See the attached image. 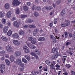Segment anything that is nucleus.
Listing matches in <instances>:
<instances>
[{
    "instance_id": "55",
    "label": "nucleus",
    "mask_w": 75,
    "mask_h": 75,
    "mask_svg": "<svg viewBox=\"0 0 75 75\" xmlns=\"http://www.w3.org/2000/svg\"><path fill=\"white\" fill-rule=\"evenodd\" d=\"M53 7H52V6H50L49 7V10H51L52 9Z\"/></svg>"
},
{
    "instance_id": "25",
    "label": "nucleus",
    "mask_w": 75,
    "mask_h": 75,
    "mask_svg": "<svg viewBox=\"0 0 75 75\" xmlns=\"http://www.w3.org/2000/svg\"><path fill=\"white\" fill-rule=\"evenodd\" d=\"M58 50V48H57V47H53V48L52 50V52H55L56 50Z\"/></svg>"
},
{
    "instance_id": "33",
    "label": "nucleus",
    "mask_w": 75,
    "mask_h": 75,
    "mask_svg": "<svg viewBox=\"0 0 75 75\" xmlns=\"http://www.w3.org/2000/svg\"><path fill=\"white\" fill-rule=\"evenodd\" d=\"M29 27L31 28H34L36 27V26L34 25H30L29 26Z\"/></svg>"
},
{
    "instance_id": "59",
    "label": "nucleus",
    "mask_w": 75,
    "mask_h": 75,
    "mask_svg": "<svg viewBox=\"0 0 75 75\" xmlns=\"http://www.w3.org/2000/svg\"><path fill=\"white\" fill-rule=\"evenodd\" d=\"M20 65H21V67H22V68H23V67H24V64H23L21 63Z\"/></svg>"
},
{
    "instance_id": "64",
    "label": "nucleus",
    "mask_w": 75,
    "mask_h": 75,
    "mask_svg": "<svg viewBox=\"0 0 75 75\" xmlns=\"http://www.w3.org/2000/svg\"><path fill=\"white\" fill-rule=\"evenodd\" d=\"M20 70L21 71H23L24 69V68H21L20 69Z\"/></svg>"
},
{
    "instance_id": "5",
    "label": "nucleus",
    "mask_w": 75,
    "mask_h": 75,
    "mask_svg": "<svg viewBox=\"0 0 75 75\" xmlns=\"http://www.w3.org/2000/svg\"><path fill=\"white\" fill-rule=\"evenodd\" d=\"M13 25H14V27H15L16 28H18L19 27V25H18V22H17V21H15L14 22Z\"/></svg>"
},
{
    "instance_id": "26",
    "label": "nucleus",
    "mask_w": 75,
    "mask_h": 75,
    "mask_svg": "<svg viewBox=\"0 0 75 75\" xmlns=\"http://www.w3.org/2000/svg\"><path fill=\"white\" fill-rule=\"evenodd\" d=\"M65 34V38H67L68 37V35L69 33L68 32H65L64 33Z\"/></svg>"
},
{
    "instance_id": "8",
    "label": "nucleus",
    "mask_w": 75,
    "mask_h": 75,
    "mask_svg": "<svg viewBox=\"0 0 75 75\" xmlns=\"http://www.w3.org/2000/svg\"><path fill=\"white\" fill-rule=\"evenodd\" d=\"M8 26H6L4 28V33H7V31H8Z\"/></svg>"
},
{
    "instance_id": "28",
    "label": "nucleus",
    "mask_w": 75,
    "mask_h": 75,
    "mask_svg": "<svg viewBox=\"0 0 75 75\" xmlns=\"http://www.w3.org/2000/svg\"><path fill=\"white\" fill-rule=\"evenodd\" d=\"M2 23L3 24L6 23V20L5 19H3L2 20Z\"/></svg>"
},
{
    "instance_id": "53",
    "label": "nucleus",
    "mask_w": 75,
    "mask_h": 75,
    "mask_svg": "<svg viewBox=\"0 0 75 75\" xmlns=\"http://www.w3.org/2000/svg\"><path fill=\"white\" fill-rule=\"evenodd\" d=\"M69 37L70 38H71L72 37V34L71 33H69Z\"/></svg>"
},
{
    "instance_id": "47",
    "label": "nucleus",
    "mask_w": 75,
    "mask_h": 75,
    "mask_svg": "<svg viewBox=\"0 0 75 75\" xmlns=\"http://www.w3.org/2000/svg\"><path fill=\"white\" fill-rule=\"evenodd\" d=\"M53 41L54 42H56L57 41V40H56V38H54L53 39Z\"/></svg>"
},
{
    "instance_id": "22",
    "label": "nucleus",
    "mask_w": 75,
    "mask_h": 75,
    "mask_svg": "<svg viewBox=\"0 0 75 75\" xmlns=\"http://www.w3.org/2000/svg\"><path fill=\"white\" fill-rule=\"evenodd\" d=\"M67 57L66 56H63V58H62V61L63 62H65L66 60V58Z\"/></svg>"
},
{
    "instance_id": "16",
    "label": "nucleus",
    "mask_w": 75,
    "mask_h": 75,
    "mask_svg": "<svg viewBox=\"0 0 75 75\" xmlns=\"http://www.w3.org/2000/svg\"><path fill=\"white\" fill-rule=\"evenodd\" d=\"M66 24V26H68L69 24L71 23L70 21L68 20H66L65 21Z\"/></svg>"
},
{
    "instance_id": "43",
    "label": "nucleus",
    "mask_w": 75,
    "mask_h": 75,
    "mask_svg": "<svg viewBox=\"0 0 75 75\" xmlns=\"http://www.w3.org/2000/svg\"><path fill=\"white\" fill-rule=\"evenodd\" d=\"M54 64H52L51 65V64H50V66H51V68H52V69H55V67L54 66Z\"/></svg>"
},
{
    "instance_id": "12",
    "label": "nucleus",
    "mask_w": 75,
    "mask_h": 75,
    "mask_svg": "<svg viewBox=\"0 0 75 75\" xmlns=\"http://www.w3.org/2000/svg\"><path fill=\"white\" fill-rule=\"evenodd\" d=\"M23 9L25 11H28V7L26 6L25 5L23 6Z\"/></svg>"
},
{
    "instance_id": "20",
    "label": "nucleus",
    "mask_w": 75,
    "mask_h": 75,
    "mask_svg": "<svg viewBox=\"0 0 75 75\" xmlns=\"http://www.w3.org/2000/svg\"><path fill=\"white\" fill-rule=\"evenodd\" d=\"M19 34L21 35H24V32L23 30H20Z\"/></svg>"
},
{
    "instance_id": "56",
    "label": "nucleus",
    "mask_w": 75,
    "mask_h": 75,
    "mask_svg": "<svg viewBox=\"0 0 75 75\" xmlns=\"http://www.w3.org/2000/svg\"><path fill=\"white\" fill-rule=\"evenodd\" d=\"M71 44V42H67L66 43V45L68 46V45H70Z\"/></svg>"
},
{
    "instance_id": "42",
    "label": "nucleus",
    "mask_w": 75,
    "mask_h": 75,
    "mask_svg": "<svg viewBox=\"0 0 75 75\" xmlns=\"http://www.w3.org/2000/svg\"><path fill=\"white\" fill-rule=\"evenodd\" d=\"M39 74V72L38 71H37L33 73V74H30V75H36L37 74Z\"/></svg>"
},
{
    "instance_id": "45",
    "label": "nucleus",
    "mask_w": 75,
    "mask_h": 75,
    "mask_svg": "<svg viewBox=\"0 0 75 75\" xmlns=\"http://www.w3.org/2000/svg\"><path fill=\"white\" fill-rule=\"evenodd\" d=\"M5 65L2 64V65H1V69H4L5 68Z\"/></svg>"
},
{
    "instance_id": "62",
    "label": "nucleus",
    "mask_w": 75,
    "mask_h": 75,
    "mask_svg": "<svg viewBox=\"0 0 75 75\" xmlns=\"http://www.w3.org/2000/svg\"><path fill=\"white\" fill-rule=\"evenodd\" d=\"M53 25V24L52 23H50V24L49 25L50 27L51 28L52 27Z\"/></svg>"
},
{
    "instance_id": "18",
    "label": "nucleus",
    "mask_w": 75,
    "mask_h": 75,
    "mask_svg": "<svg viewBox=\"0 0 75 75\" xmlns=\"http://www.w3.org/2000/svg\"><path fill=\"white\" fill-rule=\"evenodd\" d=\"M1 38L2 40H3V41H7V40H8L7 38L4 36H2Z\"/></svg>"
},
{
    "instance_id": "6",
    "label": "nucleus",
    "mask_w": 75,
    "mask_h": 75,
    "mask_svg": "<svg viewBox=\"0 0 75 75\" xmlns=\"http://www.w3.org/2000/svg\"><path fill=\"white\" fill-rule=\"evenodd\" d=\"M38 31L39 30H38L37 28L35 29L33 31V36H35V35L37 34Z\"/></svg>"
},
{
    "instance_id": "17",
    "label": "nucleus",
    "mask_w": 75,
    "mask_h": 75,
    "mask_svg": "<svg viewBox=\"0 0 75 75\" xmlns=\"http://www.w3.org/2000/svg\"><path fill=\"white\" fill-rule=\"evenodd\" d=\"M10 7V4H6L5 6V8L6 9H8Z\"/></svg>"
},
{
    "instance_id": "3",
    "label": "nucleus",
    "mask_w": 75,
    "mask_h": 75,
    "mask_svg": "<svg viewBox=\"0 0 75 75\" xmlns=\"http://www.w3.org/2000/svg\"><path fill=\"white\" fill-rule=\"evenodd\" d=\"M13 42L16 45H20V42L18 40H14L13 41Z\"/></svg>"
},
{
    "instance_id": "61",
    "label": "nucleus",
    "mask_w": 75,
    "mask_h": 75,
    "mask_svg": "<svg viewBox=\"0 0 75 75\" xmlns=\"http://www.w3.org/2000/svg\"><path fill=\"white\" fill-rule=\"evenodd\" d=\"M27 45L28 47H30V45H31V44H30V43H28L27 44Z\"/></svg>"
},
{
    "instance_id": "13",
    "label": "nucleus",
    "mask_w": 75,
    "mask_h": 75,
    "mask_svg": "<svg viewBox=\"0 0 75 75\" xmlns=\"http://www.w3.org/2000/svg\"><path fill=\"white\" fill-rule=\"evenodd\" d=\"M16 64L18 65H20L21 64V61L20 59H17L16 60Z\"/></svg>"
},
{
    "instance_id": "19",
    "label": "nucleus",
    "mask_w": 75,
    "mask_h": 75,
    "mask_svg": "<svg viewBox=\"0 0 75 75\" xmlns=\"http://www.w3.org/2000/svg\"><path fill=\"white\" fill-rule=\"evenodd\" d=\"M6 49L8 52H10V51H12V48H11V47H6Z\"/></svg>"
},
{
    "instance_id": "58",
    "label": "nucleus",
    "mask_w": 75,
    "mask_h": 75,
    "mask_svg": "<svg viewBox=\"0 0 75 75\" xmlns=\"http://www.w3.org/2000/svg\"><path fill=\"white\" fill-rule=\"evenodd\" d=\"M34 57H35V58H36V59H38V56H37V55L35 54L34 56Z\"/></svg>"
},
{
    "instance_id": "1",
    "label": "nucleus",
    "mask_w": 75,
    "mask_h": 75,
    "mask_svg": "<svg viewBox=\"0 0 75 75\" xmlns=\"http://www.w3.org/2000/svg\"><path fill=\"white\" fill-rule=\"evenodd\" d=\"M21 4V2L19 1L18 0H13V2L12 5L13 6L16 7V6H18Z\"/></svg>"
},
{
    "instance_id": "24",
    "label": "nucleus",
    "mask_w": 75,
    "mask_h": 75,
    "mask_svg": "<svg viewBox=\"0 0 75 75\" xmlns=\"http://www.w3.org/2000/svg\"><path fill=\"white\" fill-rule=\"evenodd\" d=\"M12 34V31L11 30H9L7 33V35L8 36H10Z\"/></svg>"
},
{
    "instance_id": "50",
    "label": "nucleus",
    "mask_w": 75,
    "mask_h": 75,
    "mask_svg": "<svg viewBox=\"0 0 75 75\" xmlns=\"http://www.w3.org/2000/svg\"><path fill=\"white\" fill-rule=\"evenodd\" d=\"M60 3H61V1L60 0H58V1H56V3L58 5Z\"/></svg>"
},
{
    "instance_id": "30",
    "label": "nucleus",
    "mask_w": 75,
    "mask_h": 75,
    "mask_svg": "<svg viewBox=\"0 0 75 75\" xmlns=\"http://www.w3.org/2000/svg\"><path fill=\"white\" fill-rule=\"evenodd\" d=\"M61 26L62 27H67L68 26H67V24L65 23H62L61 24Z\"/></svg>"
},
{
    "instance_id": "14",
    "label": "nucleus",
    "mask_w": 75,
    "mask_h": 75,
    "mask_svg": "<svg viewBox=\"0 0 75 75\" xmlns=\"http://www.w3.org/2000/svg\"><path fill=\"white\" fill-rule=\"evenodd\" d=\"M18 35L16 33H15L12 35V37H13V38H18Z\"/></svg>"
},
{
    "instance_id": "49",
    "label": "nucleus",
    "mask_w": 75,
    "mask_h": 75,
    "mask_svg": "<svg viewBox=\"0 0 75 75\" xmlns=\"http://www.w3.org/2000/svg\"><path fill=\"white\" fill-rule=\"evenodd\" d=\"M26 4L27 6H31V3L30 2H27Z\"/></svg>"
},
{
    "instance_id": "60",
    "label": "nucleus",
    "mask_w": 75,
    "mask_h": 75,
    "mask_svg": "<svg viewBox=\"0 0 75 75\" xmlns=\"http://www.w3.org/2000/svg\"><path fill=\"white\" fill-rule=\"evenodd\" d=\"M73 38L74 40H75V33L73 34Z\"/></svg>"
},
{
    "instance_id": "36",
    "label": "nucleus",
    "mask_w": 75,
    "mask_h": 75,
    "mask_svg": "<svg viewBox=\"0 0 75 75\" xmlns=\"http://www.w3.org/2000/svg\"><path fill=\"white\" fill-rule=\"evenodd\" d=\"M28 23H33V22H34V20H32L30 19H29L28 20Z\"/></svg>"
},
{
    "instance_id": "35",
    "label": "nucleus",
    "mask_w": 75,
    "mask_h": 75,
    "mask_svg": "<svg viewBox=\"0 0 75 75\" xmlns=\"http://www.w3.org/2000/svg\"><path fill=\"white\" fill-rule=\"evenodd\" d=\"M25 57L27 59V60L28 61H30V58L27 55H25Z\"/></svg>"
},
{
    "instance_id": "40",
    "label": "nucleus",
    "mask_w": 75,
    "mask_h": 75,
    "mask_svg": "<svg viewBox=\"0 0 75 75\" xmlns=\"http://www.w3.org/2000/svg\"><path fill=\"white\" fill-rule=\"evenodd\" d=\"M35 3H37V4H39L40 2H41V1L40 0H35Z\"/></svg>"
},
{
    "instance_id": "31",
    "label": "nucleus",
    "mask_w": 75,
    "mask_h": 75,
    "mask_svg": "<svg viewBox=\"0 0 75 75\" xmlns=\"http://www.w3.org/2000/svg\"><path fill=\"white\" fill-rule=\"evenodd\" d=\"M65 13V9H63L61 12V15H62V16H63Z\"/></svg>"
},
{
    "instance_id": "39",
    "label": "nucleus",
    "mask_w": 75,
    "mask_h": 75,
    "mask_svg": "<svg viewBox=\"0 0 75 75\" xmlns=\"http://www.w3.org/2000/svg\"><path fill=\"white\" fill-rule=\"evenodd\" d=\"M33 40H34V38L31 37H29L28 38V40H29V41H32Z\"/></svg>"
},
{
    "instance_id": "63",
    "label": "nucleus",
    "mask_w": 75,
    "mask_h": 75,
    "mask_svg": "<svg viewBox=\"0 0 75 75\" xmlns=\"http://www.w3.org/2000/svg\"><path fill=\"white\" fill-rule=\"evenodd\" d=\"M55 52H56L57 55V56L59 55V54H58V51H56L55 52Z\"/></svg>"
},
{
    "instance_id": "52",
    "label": "nucleus",
    "mask_w": 75,
    "mask_h": 75,
    "mask_svg": "<svg viewBox=\"0 0 75 75\" xmlns=\"http://www.w3.org/2000/svg\"><path fill=\"white\" fill-rule=\"evenodd\" d=\"M30 54H31L32 55V56H34L35 54V53H34L33 52H31Z\"/></svg>"
},
{
    "instance_id": "57",
    "label": "nucleus",
    "mask_w": 75,
    "mask_h": 75,
    "mask_svg": "<svg viewBox=\"0 0 75 75\" xmlns=\"http://www.w3.org/2000/svg\"><path fill=\"white\" fill-rule=\"evenodd\" d=\"M45 9L46 10H47V11H48V10H50L49 9V7L46 6L45 7Z\"/></svg>"
},
{
    "instance_id": "51",
    "label": "nucleus",
    "mask_w": 75,
    "mask_h": 75,
    "mask_svg": "<svg viewBox=\"0 0 75 75\" xmlns=\"http://www.w3.org/2000/svg\"><path fill=\"white\" fill-rule=\"evenodd\" d=\"M0 52L1 54H5L6 52H5V51L4 50H3V51H1Z\"/></svg>"
},
{
    "instance_id": "27",
    "label": "nucleus",
    "mask_w": 75,
    "mask_h": 75,
    "mask_svg": "<svg viewBox=\"0 0 75 75\" xmlns=\"http://www.w3.org/2000/svg\"><path fill=\"white\" fill-rule=\"evenodd\" d=\"M31 43L33 44H36V43H37V41H36V40H34L33 39L31 41Z\"/></svg>"
},
{
    "instance_id": "21",
    "label": "nucleus",
    "mask_w": 75,
    "mask_h": 75,
    "mask_svg": "<svg viewBox=\"0 0 75 75\" xmlns=\"http://www.w3.org/2000/svg\"><path fill=\"white\" fill-rule=\"evenodd\" d=\"M21 17L22 19H24L25 17H27V15H25L23 14L21 16Z\"/></svg>"
},
{
    "instance_id": "7",
    "label": "nucleus",
    "mask_w": 75,
    "mask_h": 75,
    "mask_svg": "<svg viewBox=\"0 0 75 75\" xmlns=\"http://www.w3.org/2000/svg\"><path fill=\"white\" fill-rule=\"evenodd\" d=\"M11 12L9 11L6 14V17L7 18H10L11 16Z\"/></svg>"
},
{
    "instance_id": "34",
    "label": "nucleus",
    "mask_w": 75,
    "mask_h": 75,
    "mask_svg": "<svg viewBox=\"0 0 75 75\" xmlns=\"http://www.w3.org/2000/svg\"><path fill=\"white\" fill-rule=\"evenodd\" d=\"M34 15L35 16V17H38V16H39V15L38 14V13H37V12H35L34 13Z\"/></svg>"
},
{
    "instance_id": "2",
    "label": "nucleus",
    "mask_w": 75,
    "mask_h": 75,
    "mask_svg": "<svg viewBox=\"0 0 75 75\" xmlns=\"http://www.w3.org/2000/svg\"><path fill=\"white\" fill-rule=\"evenodd\" d=\"M31 8L33 10H38L40 11V10H41V8L40 6H36L35 7V6H32Z\"/></svg>"
},
{
    "instance_id": "37",
    "label": "nucleus",
    "mask_w": 75,
    "mask_h": 75,
    "mask_svg": "<svg viewBox=\"0 0 75 75\" xmlns=\"http://www.w3.org/2000/svg\"><path fill=\"white\" fill-rule=\"evenodd\" d=\"M36 53L38 55H40V52L38 50H37L35 51Z\"/></svg>"
},
{
    "instance_id": "46",
    "label": "nucleus",
    "mask_w": 75,
    "mask_h": 75,
    "mask_svg": "<svg viewBox=\"0 0 75 75\" xmlns=\"http://www.w3.org/2000/svg\"><path fill=\"white\" fill-rule=\"evenodd\" d=\"M66 67L67 68H69L71 66L70 64H66Z\"/></svg>"
},
{
    "instance_id": "11",
    "label": "nucleus",
    "mask_w": 75,
    "mask_h": 75,
    "mask_svg": "<svg viewBox=\"0 0 75 75\" xmlns=\"http://www.w3.org/2000/svg\"><path fill=\"white\" fill-rule=\"evenodd\" d=\"M5 15V13L4 12H2V11L0 12V17L2 18Z\"/></svg>"
},
{
    "instance_id": "10",
    "label": "nucleus",
    "mask_w": 75,
    "mask_h": 75,
    "mask_svg": "<svg viewBox=\"0 0 75 75\" xmlns=\"http://www.w3.org/2000/svg\"><path fill=\"white\" fill-rule=\"evenodd\" d=\"M15 54L16 57H19L21 55V52L19 51H17L15 53Z\"/></svg>"
},
{
    "instance_id": "32",
    "label": "nucleus",
    "mask_w": 75,
    "mask_h": 75,
    "mask_svg": "<svg viewBox=\"0 0 75 75\" xmlns=\"http://www.w3.org/2000/svg\"><path fill=\"white\" fill-rule=\"evenodd\" d=\"M20 13V10L18 8L16 9V13L17 14H18Z\"/></svg>"
},
{
    "instance_id": "48",
    "label": "nucleus",
    "mask_w": 75,
    "mask_h": 75,
    "mask_svg": "<svg viewBox=\"0 0 75 75\" xmlns=\"http://www.w3.org/2000/svg\"><path fill=\"white\" fill-rule=\"evenodd\" d=\"M50 37L51 40H52V39H53L54 38H55V37L53 35H50Z\"/></svg>"
},
{
    "instance_id": "23",
    "label": "nucleus",
    "mask_w": 75,
    "mask_h": 75,
    "mask_svg": "<svg viewBox=\"0 0 75 75\" xmlns=\"http://www.w3.org/2000/svg\"><path fill=\"white\" fill-rule=\"evenodd\" d=\"M5 62L7 65H10V61L8 60L7 59H6Z\"/></svg>"
},
{
    "instance_id": "54",
    "label": "nucleus",
    "mask_w": 75,
    "mask_h": 75,
    "mask_svg": "<svg viewBox=\"0 0 75 75\" xmlns=\"http://www.w3.org/2000/svg\"><path fill=\"white\" fill-rule=\"evenodd\" d=\"M16 18L15 17H13L11 19L12 21H14L15 20H16Z\"/></svg>"
},
{
    "instance_id": "9",
    "label": "nucleus",
    "mask_w": 75,
    "mask_h": 75,
    "mask_svg": "<svg viewBox=\"0 0 75 75\" xmlns=\"http://www.w3.org/2000/svg\"><path fill=\"white\" fill-rule=\"evenodd\" d=\"M23 49L26 53H29L30 52V50L28 48V47H24Z\"/></svg>"
},
{
    "instance_id": "44",
    "label": "nucleus",
    "mask_w": 75,
    "mask_h": 75,
    "mask_svg": "<svg viewBox=\"0 0 75 75\" xmlns=\"http://www.w3.org/2000/svg\"><path fill=\"white\" fill-rule=\"evenodd\" d=\"M22 61H23V62H25V63H27V60H26V59H23Z\"/></svg>"
},
{
    "instance_id": "29",
    "label": "nucleus",
    "mask_w": 75,
    "mask_h": 75,
    "mask_svg": "<svg viewBox=\"0 0 75 75\" xmlns=\"http://www.w3.org/2000/svg\"><path fill=\"white\" fill-rule=\"evenodd\" d=\"M45 62L46 64H47L48 65H49V66L51 64V62L50 63V62L48 60L46 61Z\"/></svg>"
},
{
    "instance_id": "38",
    "label": "nucleus",
    "mask_w": 75,
    "mask_h": 75,
    "mask_svg": "<svg viewBox=\"0 0 75 75\" xmlns=\"http://www.w3.org/2000/svg\"><path fill=\"white\" fill-rule=\"evenodd\" d=\"M57 18H54L53 21L54 24H57Z\"/></svg>"
},
{
    "instance_id": "41",
    "label": "nucleus",
    "mask_w": 75,
    "mask_h": 75,
    "mask_svg": "<svg viewBox=\"0 0 75 75\" xmlns=\"http://www.w3.org/2000/svg\"><path fill=\"white\" fill-rule=\"evenodd\" d=\"M57 58V57L55 55H53L52 57V59H55V58Z\"/></svg>"
},
{
    "instance_id": "4",
    "label": "nucleus",
    "mask_w": 75,
    "mask_h": 75,
    "mask_svg": "<svg viewBox=\"0 0 75 75\" xmlns=\"http://www.w3.org/2000/svg\"><path fill=\"white\" fill-rule=\"evenodd\" d=\"M38 41H45V38L43 37H40L38 39Z\"/></svg>"
},
{
    "instance_id": "15",
    "label": "nucleus",
    "mask_w": 75,
    "mask_h": 75,
    "mask_svg": "<svg viewBox=\"0 0 75 75\" xmlns=\"http://www.w3.org/2000/svg\"><path fill=\"white\" fill-rule=\"evenodd\" d=\"M10 60L11 62H13L14 60V57L13 55H11L10 57Z\"/></svg>"
}]
</instances>
